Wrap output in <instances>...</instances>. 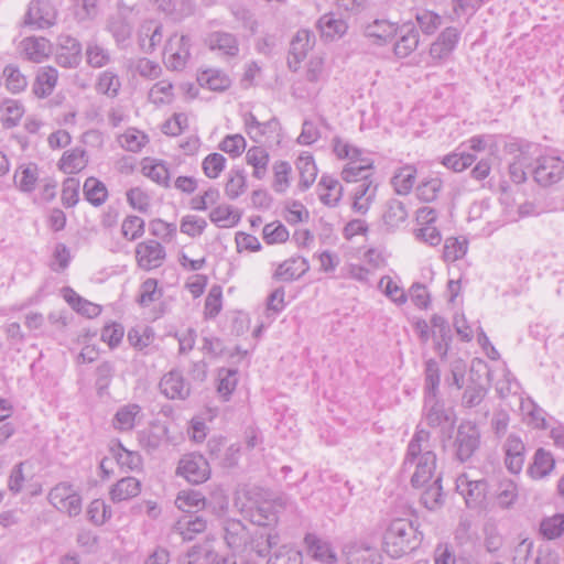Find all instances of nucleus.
<instances>
[{
	"instance_id": "f257e3e1",
	"label": "nucleus",
	"mask_w": 564,
	"mask_h": 564,
	"mask_svg": "<svg viewBox=\"0 0 564 564\" xmlns=\"http://www.w3.org/2000/svg\"><path fill=\"white\" fill-rule=\"evenodd\" d=\"M437 457L431 447V432L419 424L410 440L401 466L413 488L425 487L436 477Z\"/></svg>"
},
{
	"instance_id": "f03ea898",
	"label": "nucleus",
	"mask_w": 564,
	"mask_h": 564,
	"mask_svg": "<svg viewBox=\"0 0 564 564\" xmlns=\"http://www.w3.org/2000/svg\"><path fill=\"white\" fill-rule=\"evenodd\" d=\"M422 541V534L409 519H393L383 535L384 551L393 558L414 551Z\"/></svg>"
},
{
	"instance_id": "7ed1b4c3",
	"label": "nucleus",
	"mask_w": 564,
	"mask_h": 564,
	"mask_svg": "<svg viewBox=\"0 0 564 564\" xmlns=\"http://www.w3.org/2000/svg\"><path fill=\"white\" fill-rule=\"evenodd\" d=\"M422 419L429 427L441 429L444 432H452L456 424L454 410L447 408L440 395L424 397Z\"/></svg>"
},
{
	"instance_id": "20e7f679",
	"label": "nucleus",
	"mask_w": 564,
	"mask_h": 564,
	"mask_svg": "<svg viewBox=\"0 0 564 564\" xmlns=\"http://www.w3.org/2000/svg\"><path fill=\"white\" fill-rule=\"evenodd\" d=\"M50 503L68 517H77L83 510V498L77 488L68 481H61L48 492Z\"/></svg>"
},
{
	"instance_id": "39448f33",
	"label": "nucleus",
	"mask_w": 564,
	"mask_h": 564,
	"mask_svg": "<svg viewBox=\"0 0 564 564\" xmlns=\"http://www.w3.org/2000/svg\"><path fill=\"white\" fill-rule=\"evenodd\" d=\"M192 42L189 36L173 34L169 37L163 50L164 65L172 70H182L191 58Z\"/></svg>"
},
{
	"instance_id": "423d86ee",
	"label": "nucleus",
	"mask_w": 564,
	"mask_h": 564,
	"mask_svg": "<svg viewBox=\"0 0 564 564\" xmlns=\"http://www.w3.org/2000/svg\"><path fill=\"white\" fill-rule=\"evenodd\" d=\"M176 473L188 482L199 485L209 478L210 468L204 456L188 454L180 460Z\"/></svg>"
},
{
	"instance_id": "0eeeda50",
	"label": "nucleus",
	"mask_w": 564,
	"mask_h": 564,
	"mask_svg": "<svg viewBox=\"0 0 564 564\" xmlns=\"http://www.w3.org/2000/svg\"><path fill=\"white\" fill-rule=\"evenodd\" d=\"M564 176V161L558 156L545 155L536 161L533 177L542 186H551Z\"/></svg>"
},
{
	"instance_id": "6e6552de",
	"label": "nucleus",
	"mask_w": 564,
	"mask_h": 564,
	"mask_svg": "<svg viewBox=\"0 0 564 564\" xmlns=\"http://www.w3.org/2000/svg\"><path fill=\"white\" fill-rule=\"evenodd\" d=\"M166 258L164 247L156 240L149 239L135 247V260L139 268L150 271L161 267Z\"/></svg>"
},
{
	"instance_id": "1a4fd4ad",
	"label": "nucleus",
	"mask_w": 564,
	"mask_h": 564,
	"mask_svg": "<svg viewBox=\"0 0 564 564\" xmlns=\"http://www.w3.org/2000/svg\"><path fill=\"white\" fill-rule=\"evenodd\" d=\"M315 44V35L310 30H299L290 43L288 67L292 72H297L301 63L306 58L307 53Z\"/></svg>"
},
{
	"instance_id": "9d476101",
	"label": "nucleus",
	"mask_w": 564,
	"mask_h": 564,
	"mask_svg": "<svg viewBox=\"0 0 564 564\" xmlns=\"http://www.w3.org/2000/svg\"><path fill=\"white\" fill-rule=\"evenodd\" d=\"M223 530L225 542L234 553L246 554L248 552L251 532L240 520L226 519Z\"/></svg>"
},
{
	"instance_id": "9b49d317",
	"label": "nucleus",
	"mask_w": 564,
	"mask_h": 564,
	"mask_svg": "<svg viewBox=\"0 0 564 564\" xmlns=\"http://www.w3.org/2000/svg\"><path fill=\"white\" fill-rule=\"evenodd\" d=\"M479 443L480 433L478 429L470 423H462L458 426L454 443L456 457L463 463L468 460L479 447Z\"/></svg>"
},
{
	"instance_id": "f8f14e48",
	"label": "nucleus",
	"mask_w": 564,
	"mask_h": 564,
	"mask_svg": "<svg viewBox=\"0 0 564 564\" xmlns=\"http://www.w3.org/2000/svg\"><path fill=\"white\" fill-rule=\"evenodd\" d=\"M456 489L464 497L467 507L477 508L486 499L488 484L485 479L474 480L463 474L456 479Z\"/></svg>"
},
{
	"instance_id": "ddd939ff",
	"label": "nucleus",
	"mask_w": 564,
	"mask_h": 564,
	"mask_svg": "<svg viewBox=\"0 0 564 564\" xmlns=\"http://www.w3.org/2000/svg\"><path fill=\"white\" fill-rule=\"evenodd\" d=\"M243 123L247 134L256 143H263L272 139L280 129V123L276 118H271L267 121H259L252 112L243 116Z\"/></svg>"
},
{
	"instance_id": "4468645a",
	"label": "nucleus",
	"mask_w": 564,
	"mask_h": 564,
	"mask_svg": "<svg viewBox=\"0 0 564 564\" xmlns=\"http://www.w3.org/2000/svg\"><path fill=\"white\" fill-rule=\"evenodd\" d=\"M58 50L56 63L64 68H75L82 61V44L68 34H62L57 40Z\"/></svg>"
},
{
	"instance_id": "2eb2a0df",
	"label": "nucleus",
	"mask_w": 564,
	"mask_h": 564,
	"mask_svg": "<svg viewBox=\"0 0 564 564\" xmlns=\"http://www.w3.org/2000/svg\"><path fill=\"white\" fill-rule=\"evenodd\" d=\"M408 217L406 205L397 198H390L382 208L381 227L386 232H394L406 224Z\"/></svg>"
},
{
	"instance_id": "dca6fc26",
	"label": "nucleus",
	"mask_w": 564,
	"mask_h": 564,
	"mask_svg": "<svg viewBox=\"0 0 564 564\" xmlns=\"http://www.w3.org/2000/svg\"><path fill=\"white\" fill-rule=\"evenodd\" d=\"M304 544L307 555L323 564H335L337 554L332 543L315 533H306Z\"/></svg>"
},
{
	"instance_id": "f3484780",
	"label": "nucleus",
	"mask_w": 564,
	"mask_h": 564,
	"mask_svg": "<svg viewBox=\"0 0 564 564\" xmlns=\"http://www.w3.org/2000/svg\"><path fill=\"white\" fill-rule=\"evenodd\" d=\"M279 542L280 534L275 529H257L251 532L246 555L254 553L259 557H265Z\"/></svg>"
},
{
	"instance_id": "a211bd4d",
	"label": "nucleus",
	"mask_w": 564,
	"mask_h": 564,
	"mask_svg": "<svg viewBox=\"0 0 564 564\" xmlns=\"http://www.w3.org/2000/svg\"><path fill=\"white\" fill-rule=\"evenodd\" d=\"M160 391L171 400H185L191 394V387L177 370L165 373L159 383Z\"/></svg>"
},
{
	"instance_id": "6ab92c4d",
	"label": "nucleus",
	"mask_w": 564,
	"mask_h": 564,
	"mask_svg": "<svg viewBox=\"0 0 564 564\" xmlns=\"http://www.w3.org/2000/svg\"><path fill=\"white\" fill-rule=\"evenodd\" d=\"M399 25L386 19H376L364 26V35L379 46L386 45L398 34Z\"/></svg>"
},
{
	"instance_id": "aec40b11",
	"label": "nucleus",
	"mask_w": 564,
	"mask_h": 564,
	"mask_svg": "<svg viewBox=\"0 0 564 564\" xmlns=\"http://www.w3.org/2000/svg\"><path fill=\"white\" fill-rule=\"evenodd\" d=\"M460 39V32L454 26L444 29L431 44L430 55L433 59L443 61L449 57Z\"/></svg>"
},
{
	"instance_id": "412c9836",
	"label": "nucleus",
	"mask_w": 564,
	"mask_h": 564,
	"mask_svg": "<svg viewBox=\"0 0 564 564\" xmlns=\"http://www.w3.org/2000/svg\"><path fill=\"white\" fill-rule=\"evenodd\" d=\"M343 553L348 564H380L376 547L367 542H354L344 546Z\"/></svg>"
},
{
	"instance_id": "4be33fe9",
	"label": "nucleus",
	"mask_w": 564,
	"mask_h": 564,
	"mask_svg": "<svg viewBox=\"0 0 564 564\" xmlns=\"http://www.w3.org/2000/svg\"><path fill=\"white\" fill-rule=\"evenodd\" d=\"M357 183L358 184L352 189L351 207L354 212L360 215H365L370 209L376 199L378 185L371 177Z\"/></svg>"
},
{
	"instance_id": "5701e85b",
	"label": "nucleus",
	"mask_w": 564,
	"mask_h": 564,
	"mask_svg": "<svg viewBox=\"0 0 564 564\" xmlns=\"http://www.w3.org/2000/svg\"><path fill=\"white\" fill-rule=\"evenodd\" d=\"M130 9L120 8L108 20L107 29L118 44L129 40L132 34L133 21L130 19Z\"/></svg>"
},
{
	"instance_id": "b1692460",
	"label": "nucleus",
	"mask_w": 564,
	"mask_h": 564,
	"mask_svg": "<svg viewBox=\"0 0 564 564\" xmlns=\"http://www.w3.org/2000/svg\"><path fill=\"white\" fill-rule=\"evenodd\" d=\"M506 467L513 474H519L525 460V446L522 440L514 434H510L505 443Z\"/></svg>"
},
{
	"instance_id": "393cba45",
	"label": "nucleus",
	"mask_w": 564,
	"mask_h": 564,
	"mask_svg": "<svg viewBox=\"0 0 564 564\" xmlns=\"http://www.w3.org/2000/svg\"><path fill=\"white\" fill-rule=\"evenodd\" d=\"M163 39L162 25L154 20H145L139 28L138 40L140 48L151 54L161 44Z\"/></svg>"
},
{
	"instance_id": "a878e982",
	"label": "nucleus",
	"mask_w": 564,
	"mask_h": 564,
	"mask_svg": "<svg viewBox=\"0 0 564 564\" xmlns=\"http://www.w3.org/2000/svg\"><path fill=\"white\" fill-rule=\"evenodd\" d=\"M322 39L334 41L343 37L348 30L347 22L335 13H325L316 22Z\"/></svg>"
},
{
	"instance_id": "bb28decb",
	"label": "nucleus",
	"mask_w": 564,
	"mask_h": 564,
	"mask_svg": "<svg viewBox=\"0 0 564 564\" xmlns=\"http://www.w3.org/2000/svg\"><path fill=\"white\" fill-rule=\"evenodd\" d=\"M373 169V161L368 156H359L349 161L341 170V180L347 183H357L370 178V171Z\"/></svg>"
},
{
	"instance_id": "cd10ccee",
	"label": "nucleus",
	"mask_w": 564,
	"mask_h": 564,
	"mask_svg": "<svg viewBox=\"0 0 564 564\" xmlns=\"http://www.w3.org/2000/svg\"><path fill=\"white\" fill-rule=\"evenodd\" d=\"M398 34L400 37L394 44V54L400 58H405L419 46L420 34L412 23L399 26Z\"/></svg>"
},
{
	"instance_id": "c85d7f7f",
	"label": "nucleus",
	"mask_w": 564,
	"mask_h": 564,
	"mask_svg": "<svg viewBox=\"0 0 564 564\" xmlns=\"http://www.w3.org/2000/svg\"><path fill=\"white\" fill-rule=\"evenodd\" d=\"M24 22L36 29L48 28L54 23V13L48 3L41 0H32L29 4Z\"/></svg>"
},
{
	"instance_id": "c756f323",
	"label": "nucleus",
	"mask_w": 564,
	"mask_h": 564,
	"mask_svg": "<svg viewBox=\"0 0 564 564\" xmlns=\"http://www.w3.org/2000/svg\"><path fill=\"white\" fill-rule=\"evenodd\" d=\"M206 528L207 521L205 518L187 513L176 521L173 530L182 536L183 541H192L197 534L203 533Z\"/></svg>"
},
{
	"instance_id": "7c9ffc66",
	"label": "nucleus",
	"mask_w": 564,
	"mask_h": 564,
	"mask_svg": "<svg viewBox=\"0 0 564 564\" xmlns=\"http://www.w3.org/2000/svg\"><path fill=\"white\" fill-rule=\"evenodd\" d=\"M25 58L33 63H42L52 52L51 43L45 37L29 36L21 42Z\"/></svg>"
},
{
	"instance_id": "2f4dec72",
	"label": "nucleus",
	"mask_w": 564,
	"mask_h": 564,
	"mask_svg": "<svg viewBox=\"0 0 564 564\" xmlns=\"http://www.w3.org/2000/svg\"><path fill=\"white\" fill-rule=\"evenodd\" d=\"M308 269V262L305 258L294 257L279 264L274 278L285 282L293 281L304 275Z\"/></svg>"
},
{
	"instance_id": "473e14b6",
	"label": "nucleus",
	"mask_w": 564,
	"mask_h": 564,
	"mask_svg": "<svg viewBox=\"0 0 564 564\" xmlns=\"http://www.w3.org/2000/svg\"><path fill=\"white\" fill-rule=\"evenodd\" d=\"M317 188L319 199L326 206L334 207L341 199L343 186L336 178L329 175H323L321 177Z\"/></svg>"
},
{
	"instance_id": "72a5a7b5",
	"label": "nucleus",
	"mask_w": 564,
	"mask_h": 564,
	"mask_svg": "<svg viewBox=\"0 0 564 564\" xmlns=\"http://www.w3.org/2000/svg\"><path fill=\"white\" fill-rule=\"evenodd\" d=\"M57 78L58 73L56 68L52 66L40 68L33 84V93L35 96L39 98L48 97L57 84Z\"/></svg>"
},
{
	"instance_id": "f704fd0d",
	"label": "nucleus",
	"mask_w": 564,
	"mask_h": 564,
	"mask_svg": "<svg viewBox=\"0 0 564 564\" xmlns=\"http://www.w3.org/2000/svg\"><path fill=\"white\" fill-rule=\"evenodd\" d=\"M87 163L86 151L82 148H75L64 152L58 162V167L65 174H75L84 170Z\"/></svg>"
},
{
	"instance_id": "c9c22d12",
	"label": "nucleus",
	"mask_w": 564,
	"mask_h": 564,
	"mask_svg": "<svg viewBox=\"0 0 564 564\" xmlns=\"http://www.w3.org/2000/svg\"><path fill=\"white\" fill-rule=\"evenodd\" d=\"M210 50H218L224 55L234 57L239 53V45L236 36L227 32H213L207 39Z\"/></svg>"
},
{
	"instance_id": "e433bc0d",
	"label": "nucleus",
	"mask_w": 564,
	"mask_h": 564,
	"mask_svg": "<svg viewBox=\"0 0 564 564\" xmlns=\"http://www.w3.org/2000/svg\"><path fill=\"white\" fill-rule=\"evenodd\" d=\"M141 491V482L134 477H123L110 489V498L113 502H120L138 496Z\"/></svg>"
},
{
	"instance_id": "4c0bfd02",
	"label": "nucleus",
	"mask_w": 564,
	"mask_h": 564,
	"mask_svg": "<svg viewBox=\"0 0 564 564\" xmlns=\"http://www.w3.org/2000/svg\"><path fill=\"white\" fill-rule=\"evenodd\" d=\"M141 417V406L135 403L126 404L118 409L113 417V427L121 432L131 431Z\"/></svg>"
},
{
	"instance_id": "58836bf2",
	"label": "nucleus",
	"mask_w": 564,
	"mask_h": 564,
	"mask_svg": "<svg viewBox=\"0 0 564 564\" xmlns=\"http://www.w3.org/2000/svg\"><path fill=\"white\" fill-rule=\"evenodd\" d=\"M555 466V459L553 455L544 448H538L533 463L529 466L528 473L533 479H541L547 476Z\"/></svg>"
},
{
	"instance_id": "ea45409f",
	"label": "nucleus",
	"mask_w": 564,
	"mask_h": 564,
	"mask_svg": "<svg viewBox=\"0 0 564 564\" xmlns=\"http://www.w3.org/2000/svg\"><path fill=\"white\" fill-rule=\"evenodd\" d=\"M416 167L414 165L406 164L400 167L391 178V184L399 195H408L416 180Z\"/></svg>"
},
{
	"instance_id": "a19ab883",
	"label": "nucleus",
	"mask_w": 564,
	"mask_h": 564,
	"mask_svg": "<svg viewBox=\"0 0 564 564\" xmlns=\"http://www.w3.org/2000/svg\"><path fill=\"white\" fill-rule=\"evenodd\" d=\"M39 180V167L34 163L21 165L14 174V184L23 193L34 191Z\"/></svg>"
},
{
	"instance_id": "79ce46f5",
	"label": "nucleus",
	"mask_w": 564,
	"mask_h": 564,
	"mask_svg": "<svg viewBox=\"0 0 564 564\" xmlns=\"http://www.w3.org/2000/svg\"><path fill=\"white\" fill-rule=\"evenodd\" d=\"M246 161L253 167V177L262 180L267 175L270 156L265 149L262 147H251L247 151Z\"/></svg>"
},
{
	"instance_id": "37998d69",
	"label": "nucleus",
	"mask_w": 564,
	"mask_h": 564,
	"mask_svg": "<svg viewBox=\"0 0 564 564\" xmlns=\"http://www.w3.org/2000/svg\"><path fill=\"white\" fill-rule=\"evenodd\" d=\"M200 86H206L214 91H225L231 85V79L224 72L218 69H207L197 76Z\"/></svg>"
},
{
	"instance_id": "c03bdc74",
	"label": "nucleus",
	"mask_w": 564,
	"mask_h": 564,
	"mask_svg": "<svg viewBox=\"0 0 564 564\" xmlns=\"http://www.w3.org/2000/svg\"><path fill=\"white\" fill-rule=\"evenodd\" d=\"M250 521L259 529H275L279 517L270 503H262L250 510Z\"/></svg>"
},
{
	"instance_id": "a18cd8bd",
	"label": "nucleus",
	"mask_w": 564,
	"mask_h": 564,
	"mask_svg": "<svg viewBox=\"0 0 564 564\" xmlns=\"http://www.w3.org/2000/svg\"><path fill=\"white\" fill-rule=\"evenodd\" d=\"M175 506L186 513H192L194 509L199 510L209 507L205 497L195 490L180 491L175 499Z\"/></svg>"
},
{
	"instance_id": "49530a36",
	"label": "nucleus",
	"mask_w": 564,
	"mask_h": 564,
	"mask_svg": "<svg viewBox=\"0 0 564 564\" xmlns=\"http://www.w3.org/2000/svg\"><path fill=\"white\" fill-rule=\"evenodd\" d=\"M421 495V502L429 510H435L443 503L442 475L437 474L434 480L425 485Z\"/></svg>"
},
{
	"instance_id": "de8ad7c7",
	"label": "nucleus",
	"mask_w": 564,
	"mask_h": 564,
	"mask_svg": "<svg viewBox=\"0 0 564 564\" xmlns=\"http://www.w3.org/2000/svg\"><path fill=\"white\" fill-rule=\"evenodd\" d=\"M143 174L163 187H170V171L163 161L145 159Z\"/></svg>"
},
{
	"instance_id": "09e8293b",
	"label": "nucleus",
	"mask_w": 564,
	"mask_h": 564,
	"mask_svg": "<svg viewBox=\"0 0 564 564\" xmlns=\"http://www.w3.org/2000/svg\"><path fill=\"white\" fill-rule=\"evenodd\" d=\"M83 192L85 198L96 207L101 206L108 198L106 185L96 177L86 178Z\"/></svg>"
},
{
	"instance_id": "8fccbe9b",
	"label": "nucleus",
	"mask_w": 564,
	"mask_h": 564,
	"mask_svg": "<svg viewBox=\"0 0 564 564\" xmlns=\"http://www.w3.org/2000/svg\"><path fill=\"white\" fill-rule=\"evenodd\" d=\"M441 370L435 359H429L424 369V397L440 395Z\"/></svg>"
},
{
	"instance_id": "3c124183",
	"label": "nucleus",
	"mask_w": 564,
	"mask_h": 564,
	"mask_svg": "<svg viewBox=\"0 0 564 564\" xmlns=\"http://www.w3.org/2000/svg\"><path fill=\"white\" fill-rule=\"evenodd\" d=\"M86 62L94 68H101L110 63L111 55L108 48L97 41H89L86 45Z\"/></svg>"
},
{
	"instance_id": "603ef678",
	"label": "nucleus",
	"mask_w": 564,
	"mask_h": 564,
	"mask_svg": "<svg viewBox=\"0 0 564 564\" xmlns=\"http://www.w3.org/2000/svg\"><path fill=\"white\" fill-rule=\"evenodd\" d=\"M247 188V180L243 170L232 169L228 173V180L225 184L226 196L234 200L238 198Z\"/></svg>"
},
{
	"instance_id": "864d4df0",
	"label": "nucleus",
	"mask_w": 564,
	"mask_h": 564,
	"mask_svg": "<svg viewBox=\"0 0 564 564\" xmlns=\"http://www.w3.org/2000/svg\"><path fill=\"white\" fill-rule=\"evenodd\" d=\"M209 219L219 228H230L240 220V215L234 214V209L227 205H219L209 213Z\"/></svg>"
},
{
	"instance_id": "5fc2aeb1",
	"label": "nucleus",
	"mask_w": 564,
	"mask_h": 564,
	"mask_svg": "<svg viewBox=\"0 0 564 564\" xmlns=\"http://www.w3.org/2000/svg\"><path fill=\"white\" fill-rule=\"evenodd\" d=\"M111 453L118 465L128 470L138 469L142 464V458L137 452L128 451L120 443L111 447Z\"/></svg>"
},
{
	"instance_id": "6e6d98bb",
	"label": "nucleus",
	"mask_w": 564,
	"mask_h": 564,
	"mask_svg": "<svg viewBox=\"0 0 564 564\" xmlns=\"http://www.w3.org/2000/svg\"><path fill=\"white\" fill-rule=\"evenodd\" d=\"M3 77L6 79V87L12 94L23 91L28 86L26 77L21 73L17 65L9 64L3 68Z\"/></svg>"
},
{
	"instance_id": "4d7b16f0",
	"label": "nucleus",
	"mask_w": 564,
	"mask_h": 564,
	"mask_svg": "<svg viewBox=\"0 0 564 564\" xmlns=\"http://www.w3.org/2000/svg\"><path fill=\"white\" fill-rule=\"evenodd\" d=\"M518 498L517 484L508 478H503L499 481L496 499L501 508H510Z\"/></svg>"
},
{
	"instance_id": "13d9d810",
	"label": "nucleus",
	"mask_w": 564,
	"mask_h": 564,
	"mask_svg": "<svg viewBox=\"0 0 564 564\" xmlns=\"http://www.w3.org/2000/svg\"><path fill=\"white\" fill-rule=\"evenodd\" d=\"M297 169L300 171L299 187L306 191L315 182L317 175V167L312 156H301L297 161Z\"/></svg>"
},
{
	"instance_id": "bf43d9fd",
	"label": "nucleus",
	"mask_w": 564,
	"mask_h": 564,
	"mask_svg": "<svg viewBox=\"0 0 564 564\" xmlns=\"http://www.w3.org/2000/svg\"><path fill=\"white\" fill-rule=\"evenodd\" d=\"M173 99V85L165 79L155 83L149 91V100L158 106L171 104Z\"/></svg>"
},
{
	"instance_id": "052dcab7",
	"label": "nucleus",
	"mask_w": 564,
	"mask_h": 564,
	"mask_svg": "<svg viewBox=\"0 0 564 564\" xmlns=\"http://www.w3.org/2000/svg\"><path fill=\"white\" fill-rule=\"evenodd\" d=\"M0 119L7 128L18 124L24 113L23 106L17 100H6L0 106Z\"/></svg>"
},
{
	"instance_id": "680f3d73",
	"label": "nucleus",
	"mask_w": 564,
	"mask_h": 564,
	"mask_svg": "<svg viewBox=\"0 0 564 564\" xmlns=\"http://www.w3.org/2000/svg\"><path fill=\"white\" fill-rule=\"evenodd\" d=\"M121 87L120 79L117 74L110 70L102 72L96 84V90L108 97H116Z\"/></svg>"
},
{
	"instance_id": "e2e57ef3",
	"label": "nucleus",
	"mask_w": 564,
	"mask_h": 564,
	"mask_svg": "<svg viewBox=\"0 0 564 564\" xmlns=\"http://www.w3.org/2000/svg\"><path fill=\"white\" fill-rule=\"evenodd\" d=\"M476 156L466 152H453L442 159V164L454 172H463L469 167Z\"/></svg>"
},
{
	"instance_id": "0e129e2a",
	"label": "nucleus",
	"mask_w": 564,
	"mask_h": 564,
	"mask_svg": "<svg viewBox=\"0 0 564 564\" xmlns=\"http://www.w3.org/2000/svg\"><path fill=\"white\" fill-rule=\"evenodd\" d=\"M540 531L549 540L560 538L564 533V513L543 519Z\"/></svg>"
},
{
	"instance_id": "69168bd1",
	"label": "nucleus",
	"mask_w": 564,
	"mask_h": 564,
	"mask_svg": "<svg viewBox=\"0 0 564 564\" xmlns=\"http://www.w3.org/2000/svg\"><path fill=\"white\" fill-rule=\"evenodd\" d=\"M488 390L480 383L467 386L462 395V406L473 409L478 406L487 395Z\"/></svg>"
},
{
	"instance_id": "338daca9",
	"label": "nucleus",
	"mask_w": 564,
	"mask_h": 564,
	"mask_svg": "<svg viewBox=\"0 0 564 564\" xmlns=\"http://www.w3.org/2000/svg\"><path fill=\"white\" fill-rule=\"evenodd\" d=\"M144 220L141 217L128 216L121 225L122 236L129 241L137 240L144 234Z\"/></svg>"
},
{
	"instance_id": "774afa93",
	"label": "nucleus",
	"mask_w": 564,
	"mask_h": 564,
	"mask_svg": "<svg viewBox=\"0 0 564 564\" xmlns=\"http://www.w3.org/2000/svg\"><path fill=\"white\" fill-rule=\"evenodd\" d=\"M267 564H303V555L295 549L282 546Z\"/></svg>"
}]
</instances>
